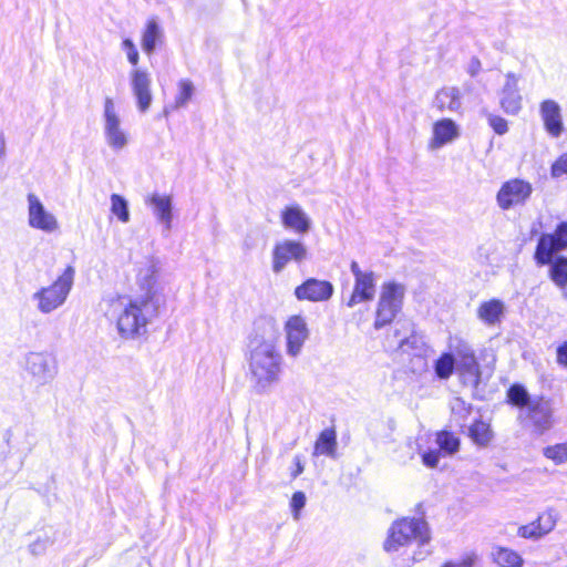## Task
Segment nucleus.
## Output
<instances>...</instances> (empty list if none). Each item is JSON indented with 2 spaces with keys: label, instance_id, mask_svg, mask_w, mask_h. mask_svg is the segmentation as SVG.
Listing matches in <instances>:
<instances>
[{
  "label": "nucleus",
  "instance_id": "1",
  "mask_svg": "<svg viewBox=\"0 0 567 567\" xmlns=\"http://www.w3.org/2000/svg\"><path fill=\"white\" fill-rule=\"evenodd\" d=\"M101 308L104 316L115 322L123 339L134 340L146 333L158 306L150 295H111L103 299Z\"/></svg>",
  "mask_w": 567,
  "mask_h": 567
},
{
  "label": "nucleus",
  "instance_id": "2",
  "mask_svg": "<svg viewBox=\"0 0 567 567\" xmlns=\"http://www.w3.org/2000/svg\"><path fill=\"white\" fill-rule=\"evenodd\" d=\"M250 380L258 393H266L280 381L282 355L275 338L258 339L251 342L249 354Z\"/></svg>",
  "mask_w": 567,
  "mask_h": 567
},
{
  "label": "nucleus",
  "instance_id": "3",
  "mask_svg": "<svg viewBox=\"0 0 567 567\" xmlns=\"http://www.w3.org/2000/svg\"><path fill=\"white\" fill-rule=\"evenodd\" d=\"M431 534L427 523L421 518L403 517L394 520L388 529L383 543L386 553H396L415 542L419 546L427 545Z\"/></svg>",
  "mask_w": 567,
  "mask_h": 567
},
{
  "label": "nucleus",
  "instance_id": "4",
  "mask_svg": "<svg viewBox=\"0 0 567 567\" xmlns=\"http://www.w3.org/2000/svg\"><path fill=\"white\" fill-rule=\"evenodd\" d=\"M102 122L106 145L115 153L125 150L131 142V136L123 124L114 100L111 97L104 100Z\"/></svg>",
  "mask_w": 567,
  "mask_h": 567
},
{
  "label": "nucleus",
  "instance_id": "5",
  "mask_svg": "<svg viewBox=\"0 0 567 567\" xmlns=\"http://www.w3.org/2000/svg\"><path fill=\"white\" fill-rule=\"evenodd\" d=\"M71 290V265H68L62 276L50 287L42 288L33 295L38 300V309L42 313H50L60 307Z\"/></svg>",
  "mask_w": 567,
  "mask_h": 567
},
{
  "label": "nucleus",
  "instance_id": "6",
  "mask_svg": "<svg viewBox=\"0 0 567 567\" xmlns=\"http://www.w3.org/2000/svg\"><path fill=\"white\" fill-rule=\"evenodd\" d=\"M308 257V247L302 241L286 238L274 245L271 250V269L275 274H280L289 262L302 264Z\"/></svg>",
  "mask_w": 567,
  "mask_h": 567
},
{
  "label": "nucleus",
  "instance_id": "7",
  "mask_svg": "<svg viewBox=\"0 0 567 567\" xmlns=\"http://www.w3.org/2000/svg\"><path fill=\"white\" fill-rule=\"evenodd\" d=\"M533 185L520 178H512L502 184L496 194L497 206L503 210H509L524 206L533 194Z\"/></svg>",
  "mask_w": 567,
  "mask_h": 567
},
{
  "label": "nucleus",
  "instance_id": "8",
  "mask_svg": "<svg viewBox=\"0 0 567 567\" xmlns=\"http://www.w3.org/2000/svg\"><path fill=\"white\" fill-rule=\"evenodd\" d=\"M403 293L401 285L389 282L382 286L374 322L377 329L390 323L395 318L402 303Z\"/></svg>",
  "mask_w": 567,
  "mask_h": 567
},
{
  "label": "nucleus",
  "instance_id": "9",
  "mask_svg": "<svg viewBox=\"0 0 567 567\" xmlns=\"http://www.w3.org/2000/svg\"><path fill=\"white\" fill-rule=\"evenodd\" d=\"M284 334L286 354L292 359L298 358L310 337L306 318L300 315L288 317L284 324Z\"/></svg>",
  "mask_w": 567,
  "mask_h": 567
},
{
  "label": "nucleus",
  "instance_id": "10",
  "mask_svg": "<svg viewBox=\"0 0 567 567\" xmlns=\"http://www.w3.org/2000/svg\"><path fill=\"white\" fill-rule=\"evenodd\" d=\"M162 269V261L155 255H147L134 262L135 281L143 293L140 296H151L155 299V286Z\"/></svg>",
  "mask_w": 567,
  "mask_h": 567
},
{
  "label": "nucleus",
  "instance_id": "11",
  "mask_svg": "<svg viewBox=\"0 0 567 567\" xmlns=\"http://www.w3.org/2000/svg\"><path fill=\"white\" fill-rule=\"evenodd\" d=\"M350 270L354 277L353 291L347 301L349 308L373 300L375 296V280L372 271H363L357 261H352Z\"/></svg>",
  "mask_w": 567,
  "mask_h": 567
},
{
  "label": "nucleus",
  "instance_id": "12",
  "mask_svg": "<svg viewBox=\"0 0 567 567\" xmlns=\"http://www.w3.org/2000/svg\"><path fill=\"white\" fill-rule=\"evenodd\" d=\"M526 417L534 427V432L538 435L549 431L555 423L551 400L544 396L533 398L526 410Z\"/></svg>",
  "mask_w": 567,
  "mask_h": 567
},
{
  "label": "nucleus",
  "instance_id": "13",
  "mask_svg": "<svg viewBox=\"0 0 567 567\" xmlns=\"http://www.w3.org/2000/svg\"><path fill=\"white\" fill-rule=\"evenodd\" d=\"M24 370L37 384L43 385L55 375V360L45 352H29L24 358Z\"/></svg>",
  "mask_w": 567,
  "mask_h": 567
},
{
  "label": "nucleus",
  "instance_id": "14",
  "mask_svg": "<svg viewBox=\"0 0 567 567\" xmlns=\"http://www.w3.org/2000/svg\"><path fill=\"white\" fill-rule=\"evenodd\" d=\"M565 248H567V224L563 223L554 234L540 236L535 251V259L539 265L549 264L551 256Z\"/></svg>",
  "mask_w": 567,
  "mask_h": 567
},
{
  "label": "nucleus",
  "instance_id": "15",
  "mask_svg": "<svg viewBox=\"0 0 567 567\" xmlns=\"http://www.w3.org/2000/svg\"><path fill=\"white\" fill-rule=\"evenodd\" d=\"M461 137V126L452 118L443 117L433 122L431 137L427 143L430 151H439L451 145Z\"/></svg>",
  "mask_w": 567,
  "mask_h": 567
},
{
  "label": "nucleus",
  "instance_id": "16",
  "mask_svg": "<svg viewBox=\"0 0 567 567\" xmlns=\"http://www.w3.org/2000/svg\"><path fill=\"white\" fill-rule=\"evenodd\" d=\"M151 84V74L146 70L135 68L130 72L131 90L141 113L147 112L151 107L153 101Z\"/></svg>",
  "mask_w": 567,
  "mask_h": 567
},
{
  "label": "nucleus",
  "instance_id": "17",
  "mask_svg": "<svg viewBox=\"0 0 567 567\" xmlns=\"http://www.w3.org/2000/svg\"><path fill=\"white\" fill-rule=\"evenodd\" d=\"M280 223L285 229L297 235H306L312 228L310 216L298 204H291L281 209Z\"/></svg>",
  "mask_w": 567,
  "mask_h": 567
},
{
  "label": "nucleus",
  "instance_id": "18",
  "mask_svg": "<svg viewBox=\"0 0 567 567\" xmlns=\"http://www.w3.org/2000/svg\"><path fill=\"white\" fill-rule=\"evenodd\" d=\"M519 76L513 72L505 75V82L499 91L501 109L509 114L516 115L522 109V95L518 89Z\"/></svg>",
  "mask_w": 567,
  "mask_h": 567
},
{
  "label": "nucleus",
  "instance_id": "19",
  "mask_svg": "<svg viewBox=\"0 0 567 567\" xmlns=\"http://www.w3.org/2000/svg\"><path fill=\"white\" fill-rule=\"evenodd\" d=\"M28 204L30 227L44 233H52L58 228L56 218L44 208L41 200L34 194L28 195Z\"/></svg>",
  "mask_w": 567,
  "mask_h": 567
},
{
  "label": "nucleus",
  "instance_id": "20",
  "mask_svg": "<svg viewBox=\"0 0 567 567\" xmlns=\"http://www.w3.org/2000/svg\"><path fill=\"white\" fill-rule=\"evenodd\" d=\"M557 518L553 509H548L538 515V517L517 529V535L525 539L537 540L549 534L556 526Z\"/></svg>",
  "mask_w": 567,
  "mask_h": 567
},
{
  "label": "nucleus",
  "instance_id": "21",
  "mask_svg": "<svg viewBox=\"0 0 567 567\" xmlns=\"http://www.w3.org/2000/svg\"><path fill=\"white\" fill-rule=\"evenodd\" d=\"M333 295V286L327 280L310 278L295 289L298 300L326 301Z\"/></svg>",
  "mask_w": 567,
  "mask_h": 567
},
{
  "label": "nucleus",
  "instance_id": "22",
  "mask_svg": "<svg viewBox=\"0 0 567 567\" xmlns=\"http://www.w3.org/2000/svg\"><path fill=\"white\" fill-rule=\"evenodd\" d=\"M145 203L152 209L156 220L166 231H169L174 218L173 197L167 194L153 193L146 197Z\"/></svg>",
  "mask_w": 567,
  "mask_h": 567
},
{
  "label": "nucleus",
  "instance_id": "23",
  "mask_svg": "<svg viewBox=\"0 0 567 567\" xmlns=\"http://www.w3.org/2000/svg\"><path fill=\"white\" fill-rule=\"evenodd\" d=\"M540 116L545 130L553 137H558L564 132V123L560 106L554 100H545L540 103Z\"/></svg>",
  "mask_w": 567,
  "mask_h": 567
},
{
  "label": "nucleus",
  "instance_id": "24",
  "mask_svg": "<svg viewBox=\"0 0 567 567\" xmlns=\"http://www.w3.org/2000/svg\"><path fill=\"white\" fill-rule=\"evenodd\" d=\"M462 105V93L455 86L442 87L433 100V106L440 112L461 113Z\"/></svg>",
  "mask_w": 567,
  "mask_h": 567
},
{
  "label": "nucleus",
  "instance_id": "25",
  "mask_svg": "<svg viewBox=\"0 0 567 567\" xmlns=\"http://www.w3.org/2000/svg\"><path fill=\"white\" fill-rule=\"evenodd\" d=\"M505 313V303L502 300L495 298L483 301L476 310L477 318L488 327L501 324Z\"/></svg>",
  "mask_w": 567,
  "mask_h": 567
},
{
  "label": "nucleus",
  "instance_id": "26",
  "mask_svg": "<svg viewBox=\"0 0 567 567\" xmlns=\"http://www.w3.org/2000/svg\"><path fill=\"white\" fill-rule=\"evenodd\" d=\"M456 371L465 382L477 386L481 382V365L475 354L456 362Z\"/></svg>",
  "mask_w": 567,
  "mask_h": 567
},
{
  "label": "nucleus",
  "instance_id": "27",
  "mask_svg": "<svg viewBox=\"0 0 567 567\" xmlns=\"http://www.w3.org/2000/svg\"><path fill=\"white\" fill-rule=\"evenodd\" d=\"M491 557L499 567H523V557L514 549L503 546H494Z\"/></svg>",
  "mask_w": 567,
  "mask_h": 567
},
{
  "label": "nucleus",
  "instance_id": "28",
  "mask_svg": "<svg viewBox=\"0 0 567 567\" xmlns=\"http://www.w3.org/2000/svg\"><path fill=\"white\" fill-rule=\"evenodd\" d=\"M163 38V30L155 19H150L142 34V49L145 53L152 54L157 43Z\"/></svg>",
  "mask_w": 567,
  "mask_h": 567
},
{
  "label": "nucleus",
  "instance_id": "29",
  "mask_svg": "<svg viewBox=\"0 0 567 567\" xmlns=\"http://www.w3.org/2000/svg\"><path fill=\"white\" fill-rule=\"evenodd\" d=\"M337 451V435L334 430L326 429L323 430L315 444V455H327L330 457H336Z\"/></svg>",
  "mask_w": 567,
  "mask_h": 567
},
{
  "label": "nucleus",
  "instance_id": "30",
  "mask_svg": "<svg viewBox=\"0 0 567 567\" xmlns=\"http://www.w3.org/2000/svg\"><path fill=\"white\" fill-rule=\"evenodd\" d=\"M468 435L481 447H486L494 436L489 424L483 421H475L468 429Z\"/></svg>",
  "mask_w": 567,
  "mask_h": 567
},
{
  "label": "nucleus",
  "instance_id": "31",
  "mask_svg": "<svg viewBox=\"0 0 567 567\" xmlns=\"http://www.w3.org/2000/svg\"><path fill=\"white\" fill-rule=\"evenodd\" d=\"M456 370L455 358L450 352L442 353L434 362V371L439 379L447 380Z\"/></svg>",
  "mask_w": 567,
  "mask_h": 567
},
{
  "label": "nucleus",
  "instance_id": "32",
  "mask_svg": "<svg viewBox=\"0 0 567 567\" xmlns=\"http://www.w3.org/2000/svg\"><path fill=\"white\" fill-rule=\"evenodd\" d=\"M550 265L549 276L551 280L560 288H565L567 286V258L566 257H557L553 258L548 264Z\"/></svg>",
  "mask_w": 567,
  "mask_h": 567
},
{
  "label": "nucleus",
  "instance_id": "33",
  "mask_svg": "<svg viewBox=\"0 0 567 567\" xmlns=\"http://www.w3.org/2000/svg\"><path fill=\"white\" fill-rule=\"evenodd\" d=\"M195 93V85L188 79H182L177 82V93L174 100V109L185 107Z\"/></svg>",
  "mask_w": 567,
  "mask_h": 567
},
{
  "label": "nucleus",
  "instance_id": "34",
  "mask_svg": "<svg viewBox=\"0 0 567 567\" xmlns=\"http://www.w3.org/2000/svg\"><path fill=\"white\" fill-rule=\"evenodd\" d=\"M435 442L443 455H453L460 449L458 437L447 431L437 432Z\"/></svg>",
  "mask_w": 567,
  "mask_h": 567
},
{
  "label": "nucleus",
  "instance_id": "35",
  "mask_svg": "<svg viewBox=\"0 0 567 567\" xmlns=\"http://www.w3.org/2000/svg\"><path fill=\"white\" fill-rule=\"evenodd\" d=\"M110 203L112 215L115 216L121 223L127 224L131 219L127 200L118 194H112L110 197Z\"/></svg>",
  "mask_w": 567,
  "mask_h": 567
},
{
  "label": "nucleus",
  "instance_id": "36",
  "mask_svg": "<svg viewBox=\"0 0 567 567\" xmlns=\"http://www.w3.org/2000/svg\"><path fill=\"white\" fill-rule=\"evenodd\" d=\"M449 352L454 355L455 362L475 354L471 344L461 338H451L449 341Z\"/></svg>",
  "mask_w": 567,
  "mask_h": 567
},
{
  "label": "nucleus",
  "instance_id": "37",
  "mask_svg": "<svg viewBox=\"0 0 567 567\" xmlns=\"http://www.w3.org/2000/svg\"><path fill=\"white\" fill-rule=\"evenodd\" d=\"M507 396L511 403L522 408H528L529 403L533 401V398L528 394L527 390L518 384H515L509 388L507 392Z\"/></svg>",
  "mask_w": 567,
  "mask_h": 567
},
{
  "label": "nucleus",
  "instance_id": "38",
  "mask_svg": "<svg viewBox=\"0 0 567 567\" xmlns=\"http://www.w3.org/2000/svg\"><path fill=\"white\" fill-rule=\"evenodd\" d=\"M544 456L555 464H563L567 462V441L564 443L554 444L544 449Z\"/></svg>",
  "mask_w": 567,
  "mask_h": 567
},
{
  "label": "nucleus",
  "instance_id": "39",
  "mask_svg": "<svg viewBox=\"0 0 567 567\" xmlns=\"http://www.w3.org/2000/svg\"><path fill=\"white\" fill-rule=\"evenodd\" d=\"M52 544L53 540L48 533L44 532L43 534L38 535V537L29 545V551L32 556H41Z\"/></svg>",
  "mask_w": 567,
  "mask_h": 567
},
{
  "label": "nucleus",
  "instance_id": "40",
  "mask_svg": "<svg viewBox=\"0 0 567 567\" xmlns=\"http://www.w3.org/2000/svg\"><path fill=\"white\" fill-rule=\"evenodd\" d=\"M477 560L478 556L471 551L463 555L460 559L446 560L440 567H474Z\"/></svg>",
  "mask_w": 567,
  "mask_h": 567
},
{
  "label": "nucleus",
  "instance_id": "41",
  "mask_svg": "<svg viewBox=\"0 0 567 567\" xmlns=\"http://www.w3.org/2000/svg\"><path fill=\"white\" fill-rule=\"evenodd\" d=\"M486 117L489 126L496 134L504 135L508 132V123L504 117L492 113H488Z\"/></svg>",
  "mask_w": 567,
  "mask_h": 567
},
{
  "label": "nucleus",
  "instance_id": "42",
  "mask_svg": "<svg viewBox=\"0 0 567 567\" xmlns=\"http://www.w3.org/2000/svg\"><path fill=\"white\" fill-rule=\"evenodd\" d=\"M306 495L303 492H296L293 493L291 501H290V507L292 512V516L295 520L300 519V512L306 505Z\"/></svg>",
  "mask_w": 567,
  "mask_h": 567
},
{
  "label": "nucleus",
  "instance_id": "43",
  "mask_svg": "<svg viewBox=\"0 0 567 567\" xmlns=\"http://www.w3.org/2000/svg\"><path fill=\"white\" fill-rule=\"evenodd\" d=\"M122 49L126 52L128 62L134 66L137 65L140 61V54L133 41L131 39H125L122 42Z\"/></svg>",
  "mask_w": 567,
  "mask_h": 567
},
{
  "label": "nucleus",
  "instance_id": "44",
  "mask_svg": "<svg viewBox=\"0 0 567 567\" xmlns=\"http://www.w3.org/2000/svg\"><path fill=\"white\" fill-rule=\"evenodd\" d=\"M564 174H567V153L563 154L551 165V176L553 177H560Z\"/></svg>",
  "mask_w": 567,
  "mask_h": 567
},
{
  "label": "nucleus",
  "instance_id": "45",
  "mask_svg": "<svg viewBox=\"0 0 567 567\" xmlns=\"http://www.w3.org/2000/svg\"><path fill=\"white\" fill-rule=\"evenodd\" d=\"M441 454L442 453L440 451H427V452H424L421 455L422 463L426 467L435 468L437 466L439 462H440Z\"/></svg>",
  "mask_w": 567,
  "mask_h": 567
},
{
  "label": "nucleus",
  "instance_id": "46",
  "mask_svg": "<svg viewBox=\"0 0 567 567\" xmlns=\"http://www.w3.org/2000/svg\"><path fill=\"white\" fill-rule=\"evenodd\" d=\"M557 362L560 365L567 367V342H564L557 349Z\"/></svg>",
  "mask_w": 567,
  "mask_h": 567
},
{
  "label": "nucleus",
  "instance_id": "47",
  "mask_svg": "<svg viewBox=\"0 0 567 567\" xmlns=\"http://www.w3.org/2000/svg\"><path fill=\"white\" fill-rule=\"evenodd\" d=\"M481 66V61L477 58H472L467 65V72L471 76H475L478 74Z\"/></svg>",
  "mask_w": 567,
  "mask_h": 567
},
{
  "label": "nucleus",
  "instance_id": "48",
  "mask_svg": "<svg viewBox=\"0 0 567 567\" xmlns=\"http://www.w3.org/2000/svg\"><path fill=\"white\" fill-rule=\"evenodd\" d=\"M296 470L292 472V477L299 476L303 472V464L299 456L295 457Z\"/></svg>",
  "mask_w": 567,
  "mask_h": 567
},
{
  "label": "nucleus",
  "instance_id": "49",
  "mask_svg": "<svg viewBox=\"0 0 567 567\" xmlns=\"http://www.w3.org/2000/svg\"><path fill=\"white\" fill-rule=\"evenodd\" d=\"M6 157V138L4 135L0 132V162H2Z\"/></svg>",
  "mask_w": 567,
  "mask_h": 567
},
{
  "label": "nucleus",
  "instance_id": "50",
  "mask_svg": "<svg viewBox=\"0 0 567 567\" xmlns=\"http://www.w3.org/2000/svg\"><path fill=\"white\" fill-rule=\"evenodd\" d=\"M10 437H11V431H10V430H8V431L6 432V434H4V440H6V442H7L8 444H9V442H10Z\"/></svg>",
  "mask_w": 567,
  "mask_h": 567
},
{
  "label": "nucleus",
  "instance_id": "51",
  "mask_svg": "<svg viewBox=\"0 0 567 567\" xmlns=\"http://www.w3.org/2000/svg\"><path fill=\"white\" fill-rule=\"evenodd\" d=\"M567 567V566H566Z\"/></svg>",
  "mask_w": 567,
  "mask_h": 567
}]
</instances>
